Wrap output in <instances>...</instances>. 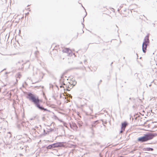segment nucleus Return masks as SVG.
<instances>
[{"mask_svg":"<svg viewBox=\"0 0 157 157\" xmlns=\"http://www.w3.org/2000/svg\"><path fill=\"white\" fill-rule=\"evenodd\" d=\"M26 95V98H27L33 103L35 106L41 110H43L44 111H47L50 112V111L44 108L42 106L40 105V102L41 101L40 99H39L38 96L31 93V92H24Z\"/></svg>","mask_w":157,"mask_h":157,"instance_id":"obj_1","label":"nucleus"},{"mask_svg":"<svg viewBox=\"0 0 157 157\" xmlns=\"http://www.w3.org/2000/svg\"><path fill=\"white\" fill-rule=\"evenodd\" d=\"M157 135V133H148L144 134L143 136L139 137L138 138L137 140L141 143H143L152 139Z\"/></svg>","mask_w":157,"mask_h":157,"instance_id":"obj_2","label":"nucleus"},{"mask_svg":"<svg viewBox=\"0 0 157 157\" xmlns=\"http://www.w3.org/2000/svg\"><path fill=\"white\" fill-rule=\"evenodd\" d=\"M149 43V38L146 36L142 44V51L144 53H145L147 51V46Z\"/></svg>","mask_w":157,"mask_h":157,"instance_id":"obj_3","label":"nucleus"},{"mask_svg":"<svg viewBox=\"0 0 157 157\" xmlns=\"http://www.w3.org/2000/svg\"><path fill=\"white\" fill-rule=\"evenodd\" d=\"M128 125V123L126 121H124L122 123L121 127V130L120 131V133H122L124 131L125 128Z\"/></svg>","mask_w":157,"mask_h":157,"instance_id":"obj_4","label":"nucleus"},{"mask_svg":"<svg viewBox=\"0 0 157 157\" xmlns=\"http://www.w3.org/2000/svg\"><path fill=\"white\" fill-rule=\"evenodd\" d=\"M99 123V120H97L94 121H93L91 125V127H90V128L92 130V133L93 134H94V130L93 129V127H96V125Z\"/></svg>","mask_w":157,"mask_h":157,"instance_id":"obj_5","label":"nucleus"},{"mask_svg":"<svg viewBox=\"0 0 157 157\" xmlns=\"http://www.w3.org/2000/svg\"><path fill=\"white\" fill-rule=\"evenodd\" d=\"M55 147H59L64 146V142H59L56 143H54Z\"/></svg>","mask_w":157,"mask_h":157,"instance_id":"obj_6","label":"nucleus"},{"mask_svg":"<svg viewBox=\"0 0 157 157\" xmlns=\"http://www.w3.org/2000/svg\"><path fill=\"white\" fill-rule=\"evenodd\" d=\"M25 123V122H22L20 124H18L17 125V126L18 129H22L24 130V128H25V127L24 126V124Z\"/></svg>","mask_w":157,"mask_h":157,"instance_id":"obj_7","label":"nucleus"},{"mask_svg":"<svg viewBox=\"0 0 157 157\" xmlns=\"http://www.w3.org/2000/svg\"><path fill=\"white\" fill-rule=\"evenodd\" d=\"M63 51L65 53H67L68 54L69 56H72V54H71V50L68 48H66L64 49L63 50Z\"/></svg>","mask_w":157,"mask_h":157,"instance_id":"obj_8","label":"nucleus"},{"mask_svg":"<svg viewBox=\"0 0 157 157\" xmlns=\"http://www.w3.org/2000/svg\"><path fill=\"white\" fill-rule=\"evenodd\" d=\"M70 125L71 128L74 130H76L78 128V127L75 123L70 124Z\"/></svg>","mask_w":157,"mask_h":157,"instance_id":"obj_9","label":"nucleus"},{"mask_svg":"<svg viewBox=\"0 0 157 157\" xmlns=\"http://www.w3.org/2000/svg\"><path fill=\"white\" fill-rule=\"evenodd\" d=\"M46 148L47 149H52L55 148L54 143L48 145L46 147Z\"/></svg>","mask_w":157,"mask_h":157,"instance_id":"obj_10","label":"nucleus"},{"mask_svg":"<svg viewBox=\"0 0 157 157\" xmlns=\"http://www.w3.org/2000/svg\"><path fill=\"white\" fill-rule=\"evenodd\" d=\"M143 150L144 151H153L154 150V149L152 148L148 147H144V148H143Z\"/></svg>","mask_w":157,"mask_h":157,"instance_id":"obj_11","label":"nucleus"},{"mask_svg":"<svg viewBox=\"0 0 157 157\" xmlns=\"http://www.w3.org/2000/svg\"><path fill=\"white\" fill-rule=\"evenodd\" d=\"M63 76L61 77V79L59 80V83L61 84H63L64 85H65V84L64 83V82L63 81Z\"/></svg>","mask_w":157,"mask_h":157,"instance_id":"obj_12","label":"nucleus"},{"mask_svg":"<svg viewBox=\"0 0 157 157\" xmlns=\"http://www.w3.org/2000/svg\"><path fill=\"white\" fill-rule=\"evenodd\" d=\"M49 133V131H46L45 129H44V133L43 135L44 136H46V135L48 134Z\"/></svg>","mask_w":157,"mask_h":157,"instance_id":"obj_13","label":"nucleus"},{"mask_svg":"<svg viewBox=\"0 0 157 157\" xmlns=\"http://www.w3.org/2000/svg\"><path fill=\"white\" fill-rule=\"evenodd\" d=\"M54 131V129L52 128H50L48 129V131H49V132H52V131Z\"/></svg>","mask_w":157,"mask_h":157,"instance_id":"obj_14","label":"nucleus"},{"mask_svg":"<svg viewBox=\"0 0 157 157\" xmlns=\"http://www.w3.org/2000/svg\"><path fill=\"white\" fill-rule=\"evenodd\" d=\"M76 84V82L75 81H74L73 82L72 84L74 86H75V84Z\"/></svg>","mask_w":157,"mask_h":157,"instance_id":"obj_15","label":"nucleus"},{"mask_svg":"<svg viewBox=\"0 0 157 157\" xmlns=\"http://www.w3.org/2000/svg\"><path fill=\"white\" fill-rule=\"evenodd\" d=\"M84 63L85 64H86L87 63V60L86 59H85L84 61Z\"/></svg>","mask_w":157,"mask_h":157,"instance_id":"obj_16","label":"nucleus"},{"mask_svg":"<svg viewBox=\"0 0 157 157\" xmlns=\"http://www.w3.org/2000/svg\"><path fill=\"white\" fill-rule=\"evenodd\" d=\"M102 82V80H100V81H99V83L98 84V86L99 85V84H100V83L101 82Z\"/></svg>","mask_w":157,"mask_h":157,"instance_id":"obj_17","label":"nucleus"},{"mask_svg":"<svg viewBox=\"0 0 157 157\" xmlns=\"http://www.w3.org/2000/svg\"><path fill=\"white\" fill-rule=\"evenodd\" d=\"M61 85L60 86V88H62V87H63V84H61Z\"/></svg>","mask_w":157,"mask_h":157,"instance_id":"obj_18","label":"nucleus"},{"mask_svg":"<svg viewBox=\"0 0 157 157\" xmlns=\"http://www.w3.org/2000/svg\"><path fill=\"white\" fill-rule=\"evenodd\" d=\"M87 13H86L85 16L84 17V18H83V21H84V18L86 16V15H87Z\"/></svg>","mask_w":157,"mask_h":157,"instance_id":"obj_19","label":"nucleus"},{"mask_svg":"<svg viewBox=\"0 0 157 157\" xmlns=\"http://www.w3.org/2000/svg\"><path fill=\"white\" fill-rule=\"evenodd\" d=\"M113 62H112V63H111V64H110V66H112V64H113Z\"/></svg>","mask_w":157,"mask_h":157,"instance_id":"obj_20","label":"nucleus"},{"mask_svg":"<svg viewBox=\"0 0 157 157\" xmlns=\"http://www.w3.org/2000/svg\"><path fill=\"white\" fill-rule=\"evenodd\" d=\"M33 129L34 130V131H36L35 129L33 128Z\"/></svg>","mask_w":157,"mask_h":157,"instance_id":"obj_21","label":"nucleus"},{"mask_svg":"<svg viewBox=\"0 0 157 157\" xmlns=\"http://www.w3.org/2000/svg\"><path fill=\"white\" fill-rule=\"evenodd\" d=\"M18 77H19V78H20V77H21V75H20V74H19V75Z\"/></svg>","mask_w":157,"mask_h":157,"instance_id":"obj_22","label":"nucleus"},{"mask_svg":"<svg viewBox=\"0 0 157 157\" xmlns=\"http://www.w3.org/2000/svg\"><path fill=\"white\" fill-rule=\"evenodd\" d=\"M133 99V98H129V99L130 100H131V99Z\"/></svg>","mask_w":157,"mask_h":157,"instance_id":"obj_23","label":"nucleus"},{"mask_svg":"<svg viewBox=\"0 0 157 157\" xmlns=\"http://www.w3.org/2000/svg\"><path fill=\"white\" fill-rule=\"evenodd\" d=\"M33 118H31V119H30V120H33Z\"/></svg>","mask_w":157,"mask_h":157,"instance_id":"obj_24","label":"nucleus"},{"mask_svg":"<svg viewBox=\"0 0 157 157\" xmlns=\"http://www.w3.org/2000/svg\"><path fill=\"white\" fill-rule=\"evenodd\" d=\"M79 127H80V126H81V125H80L79 124Z\"/></svg>","mask_w":157,"mask_h":157,"instance_id":"obj_25","label":"nucleus"},{"mask_svg":"<svg viewBox=\"0 0 157 157\" xmlns=\"http://www.w3.org/2000/svg\"><path fill=\"white\" fill-rule=\"evenodd\" d=\"M63 136V135H59L58 136Z\"/></svg>","mask_w":157,"mask_h":157,"instance_id":"obj_26","label":"nucleus"},{"mask_svg":"<svg viewBox=\"0 0 157 157\" xmlns=\"http://www.w3.org/2000/svg\"><path fill=\"white\" fill-rule=\"evenodd\" d=\"M82 62H80V63L82 64Z\"/></svg>","mask_w":157,"mask_h":157,"instance_id":"obj_27","label":"nucleus"},{"mask_svg":"<svg viewBox=\"0 0 157 157\" xmlns=\"http://www.w3.org/2000/svg\"><path fill=\"white\" fill-rule=\"evenodd\" d=\"M136 55H137V58H138V56L137 54V53H136Z\"/></svg>","mask_w":157,"mask_h":157,"instance_id":"obj_28","label":"nucleus"},{"mask_svg":"<svg viewBox=\"0 0 157 157\" xmlns=\"http://www.w3.org/2000/svg\"><path fill=\"white\" fill-rule=\"evenodd\" d=\"M36 128H38V127L37 126H36Z\"/></svg>","mask_w":157,"mask_h":157,"instance_id":"obj_29","label":"nucleus"},{"mask_svg":"<svg viewBox=\"0 0 157 157\" xmlns=\"http://www.w3.org/2000/svg\"><path fill=\"white\" fill-rule=\"evenodd\" d=\"M10 134H11V132H8Z\"/></svg>","mask_w":157,"mask_h":157,"instance_id":"obj_30","label":"nucleus"},{"mask_svg":"<svg viewBox=\"0 0 157 157\" xmlns=\"http://www.w3.org/2000/svg\"><path fill=\"white\" fill-rule=\"evenodd\" d=\"M82 7H83V8H84V9L85 10V8H84V7L83 6H82Z\"/></svg>","mask_w":157,"mask_h":157,"instance_id":"obj_31","label":"nucleus"},{"mask_svg":"<svg viewBox=\"0 0 157 157\" xmlns=\"http://www.w3.org/2000/svg\"><path fill=\"white\" fill-rule=\"evenodd\" d=\"M82 7H83V8H84V9L85 10V8H84V7L83 6H82Z\"/></svg>","mask_w":157,"mask_h":157,"instance_id":"obj_32","label":"nucleus"},{"mask_svg":"<svg viewBox=\"0 0 157 157\" xmlns=\"http://www.w3.org/2000/svg\"><path fill=\"white\" fill-rule=\"evenodd\" d=\"M82 7H83V8H84V9L85 10V8H84V7L83 6H82Z\"/></svg>","mask_w":157,"mask_h":157,"instance_id":"obj_33","label":"nucleus"},{"mask_svg":"<svg viewBox=\"0 0 157 157\" xmlns=\"http://www.w3.org/2000/svg\"><path fill=\"white\" fill-rule=\"evenodd\" d=\"M82 7H83V8H84V9L85 10V8H84V7L83 6H82Z\"/></svg>","mask_w":157,"mask_h":157,"instance_id":"obj_34","label":"nucleus"},{"mask_svg":"<svg viewBox=\"0 0 157 157\" xmlns=\"http://www.w3.org/2000/svg\"><path fill=\"white\" fill-rule=\"evenodd\" d=\"M76 69H78V67H77V68H76Z\"/></svg>","mask_w":157,"mask_h":157,"instance_id":"obj_35","label":"nucleus"},{"mask_svg":"<svg viewBox=\"0 0 157 157\" xmlns=\"http://www.w3.org/2000/svg\"><path fill=\"white\" fill-rule=\"evenodd\" d=\"M125 59V57H123V59Z\"/></svg>","mask_w":157,"mask_h":157,"instance_id":"obj_36","label":"nucleus"},{"mask_svg":"<svg viewBox=\"0 0 157 157\" xmlns=\"http://www.w3.org/2000/svg\"><path fill=\"white\" fill-rule=\"evenodd\" d=\"M29 9V8H27V9Z\"/></svg>","mask_w":157,"mask_h":157,"instance_id":"obj_37","label":"nucleus"},{"mask_svg":"<svg viewBox=\"0 0 157 157\" xmlns=\"http://www.w3.org/2000/svg\"><path fill=\"white\" fill-rule=\"evenodd\" d=\"M82 25H83V26H84V24H83L82 23Z\"/></svg>","mask_w":157,"mask_h":157,"instance_id":"obj_38","label":"nucleus"},{"mask_svg":"<svg viewBox=\"0 0 157 157\" xmlns=\"http://www.w3.org/2000/svg\"><path fill=\"white\" fill-rule=\"evenodd\" d=\"M151 85H150L149 86H151Z\"/></svg>","mask_w":157,"mask_h":157,"instance_id":"obj_39","label":"nucleus"},{"mask_svg":"<svg viewBox=\"0 0 157 157\" xmlns=\"http://www.w3.org/2000/svg\"><path fill=\"white\" fill-rule=\"evenodd\" d=\"M25 84H26V82H25Z\"/></svg>","mask_w":157,"mask_h":157,"instance_id":"obj_40","label":"nucleus"},{"mask_svg":"<svg viewBox=\"0 0 157 157\" xmlns=\"http://www.w3.org/2000/svg\"><path fill=\"white\" fill-rule=\"evenodd\" d=\"M25 128H27V127L26 126H25Z\"/></svg>","mask_w":157,"mask_h":157,"instance_id":"obj_41","label":"nucleus"},{"mask_svg":"<svg viewBox=\"0 0 157 157\" xmlns=\"http://www.w3.org/2000/svg\"><path fill=\"white\" fill-rule=\"evenodd\" d=\"M29 6V5H28L27 6Z\"/></svg>","mask_w":157,"mask_h":157,"instance_id":"obj_42","label":"nucleus"},{"mask_svg":"<svg viewBox=\"0 0 157 157\" xmlns=\"http://www.w3.org/2000/svg\"><path fill=\"white\" fill-rule=\"evenodd\" d=\"M62 130L63 131H64L63 130Z\"/></svg>","mask_w":157,"mask_h":157,"instance_id":"obj_43","label":"nucleus"},{"mask_svg":"<svg viewBox=\"0 0 157 157\" xmlns=\"http://www.w3.org/2000/svg\"><path fill=\"white\" fill-rule=\"evenodd\" d=\"M25 142H26V140H25Z\"/></svg>","mask_w":157,"mask_h":157,"instance_id":"obj_44","label":"nucleus"}]
</instances>
